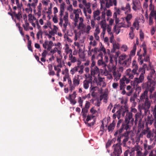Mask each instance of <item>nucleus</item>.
Here are the masks:
<instances>
[{
	"label": "nucleus",
	"instance_id": "obj_1",
	"mask_svg": "<svg viewBox=\"0 0 156 156\" xmlns=\"http://www.w3.org/2000/svg\"><path fill=\"white\" fill-rule=\"evenodd\" d=\"M122 144L118 142L116 144H114L112 146L113 151L112 153L111 156H120L122 152L121 145Z\"/></svg>",
	"mask_w": 156,
	"mask_h": 156
},
{
	"label": "nucleus",
	"instance_id": "obj_2",
	"mask_svg": "<svg viewBox=\"0 0 156 156\" xmlns=\"http://www.w3.org/2000/svg\"><path fill=\"white\" fill-rule=\"evenodd\" d=\"M130 126L128 125L125 123L123 122L122 123L121 126L118 129L114 134V136H116L118 135H120L122 134V133L123 132L124 130H126V131L129 132V130L130 129Z\"/></svg>",
	"mask_w": 156,
	"mask_h": 156
},
{
	"label": "nucleus",
	"instance_id": "obj_3",
	"mask_svg": "<svg viewBox=\"0 0 156 156\" xmlns=\"http://www.w3.org/2000/svg\"><path fill=\"white\" fill-rule=\"evenodd\" d=\"M138 71L140 74L139 77H136L134 78V83L135 84H138L142 83L144 79V75L145 73V70L144 68L141 67L138 69Z\"/></svg>",
	"mask_w": 156,
	"mask_h": 156
},
{
	"label": "nucleus",
	"instance_id": "obj_4",
	"mask_svg": "<svg viewBox=\"0 0 156 156\" xmlns=\"http://www.w3.org/2000/svg\"><path fill=\"white\" fill-rule=\"evenodd\" d=\"M129 133L130 132L125 131L120 135H118L117 137V141L120 144H121V139L124 137L125 138L123 140L122 142L123 144L125 145L126 144V143L129 139Z\"/></svg>",
	"mask_w": 156,
	"mask_h": 156
},
{
	"label": "nucleus",
	"instance_id": "obj_5",
	"mask_svg": "<svg viewBox=\"0 0 156 156\" xmlns=\"http://www.w3.org/2000/svg\"><path fill=\"white\" fill-rule=\"evenodd\" d=\"M134 120L133 118V114L131 112H127L125 119L124 122H123L128 125H130V126H132L133 124Z\"/></svg>",
	"mask_w": 156,
	"mask_h": 156
},
{
	"label": "nucleus",
	"instance_id": "obj_6",
	"mask_svg": "<svg viewBox=\"0 0 156 156\" xmlns=\"http://www.w3.org/2000/svg\"><path fill=\"white\" fill-rule=\"evenodd\" d=\"M128 108L125 105L124 106H121L120 109L117 111V118L118 119L120 118V115L121 114H122V116H124L125 113L128 112Z\"/></svg>",
	"mask_w": 156,
	"mask_h": 156
},
{
	"label": "nucleus",
	"instance_id": "obj_7",
	"mask_svg": "<svg viewBox=\"0 0 156 156\" xmlns=\"http://www.w3.org/2000/svg\"><path fill=\"white\" fill-rule=\"evenodd\" d=\"M131 68H132V71L134 73H136V76H137L139 74V73L138 71L137 72L138 66L135 60H133V61Z\"/></svg>",
	"mask_w": 156,
	"mask_h": 156
},
{
	"label": "nucleus",
	"instance_id": "obj_8",
	"mask_svg": "<svg viewBox=\"0 0 156 156\" xmlns=\"http://www.w3.org/2000/svg\"><path fill=\"white\" fill-rule=\"evenodd\" d=\"M103 54L102 52H100L98 55V57H100V58L98 61V64L99 66H101L105 68V67L106 65L103 60Z\"/></svg>",
	"mask_w": 156,
	"mask_h": 156
},
{
	"label": "nucleus",
	"instance_id": "obj_9",
	"mask_svg": "<svg viewBox=\"0 0 156 156\" xmlns=\"http://www.w3.org/2000/svg\"><path fill=\"white\" fill-rule=\"evenodd\" d=\"M126 76L128 77V78L129 79H132L134 78V75H136V74L134 73L132 71V69H127L126 72Z\"/></svg>",
	"mask_w": 156,
	"mask_h": 156
},
{
	"label": "nucleus",
	"instance_id": "obj_10",
	"mask_svg": "<svg viewBox=\"0 0 156 156\" xmlns=\"http://www.w3.org/2000/svg\"><path fill=\"white\" fill-rule=\"evenodd\" d=\"M156 79V74L155 72V70H151L150 73L147 77V79L148 80H150L154 81Z\"/></svg>",
	"mask_w": 156,
	"mask_h": 156
},
{
	"label": "nucleus",
	"instance_id": "obj_11",
	"mask_svg": "<svg viewBox=\"0 0 156 156\" xmlns=\"http://www.w3.org/2000/svg\"><path fill=\"white\" fill-rule=\"evenodd\" d=\"M121 9L123 11H125L126 14L127 13H130L131 11L130 6L129 4L128 3L126 4L125 7L121 6Z\"/></svg>",
	"mask_w": 156,
	"mask_h": 156
},
{
	"label": "nucleus",
	"instance_id": "obj_12",
	"mask_svg": "<svg viewBox=\"0 0 156 156\" xmlns=\"http://www.w3.org/2000/svg\"><path fill=\"white\" fill-rule=\"evenodd\" d=\"M148 92L147 90H145L142 94L140 96V100L141 101H144V100H147L149 99L147 96Z\"/></svg>",
	"mask_w": 156,
	"mask_h": 156
},
{
	"label": "nucleus",
	"instance_id": "obj_13",
	"mask_svg": "<svg viewBox=\"0 0 156 156\" xmlns=\"http://www.w3.org/2000/svg\"><path fill=\"white\" fill-rule=\"evenodd\" d=\"M92 84V80L91 77L88 80H85L83 82V86L84 88L87 89L89 87V84Z\"/></svg>",
	"mask_w": 156,
	"mask_h": 156
},
{
	"label": "nucleus",
	"instance_id": "obj_14",
	"mask_svg": "<svg viewBox=\"0 0 156 156\" xmlns=\"http://www.w3.org/2000/svg\"><path fill=\"white\" fill-rule=\"evenodd\" d=\"M91 75L92 76H94L95 75L98 74L99 75V71L98 68L97 67H95L91 68Z\"/></svg>",
	"mask_w": 156,
	"mask_h": 156
},
{
	"label": "nucleus",
	"instance_id": "obj_15",
	"mask_svg": "<svg viewBox=\"0 0 156 156\" xmlns=\"http://www.w3.org/2000/svg\"><path fill=\"white\" fill-rule=\"evenodd\" d=\"M151 104L149 101V99L145 101L144 104L142 106V108L145 110V112L147 111L150 108Z\"/></svg>",
	"mask_w": 156,
	"mask_h": 156
},
{
	"label": "nucleus",
	"instance_id": "obj_16",
	"mask_svg": "<svg viewBox=\"0 0 156 156\" xmlns=\"http://www.w3.org/2000/svg\"><path fill=\"white\" fill-rule=\"evenodd\" d=\"M131 62V57L129 55L123 61V64L126 66H129Z\"/></svg>",
	"mask_w": 156,
	"mask_h": 156
},
{
	"label": "nucleus",
	"instance_id": "obj_17",
	"mask_svg": "<svg viewBox=\"0 0 156 156\" xmlns=\"http://www.w3.org/2000/svg\"><path fill=\"white\" fill-rule=\"evenodd\" d=\"M133 16L131 14H128L125 17L126 22L127 23V26L128 27H129L131 25V23L129 21L132 18Z\"/></svg>",
	"mask_w": 156,
	"mask_h": 156
},
{
	"label": "nucleus",
	"instance_id": "obj_18",
	"mask_svg": "<svg viewBox=\"0 0 156 156\" xmlns=\"http://www.w3.org/2000/svg\"><path fill=\"white\" fill-rule=\"evenodd\" d=\"M126 78H122V79H120L119 81V87H120V90H124L125 89V87L126 86L125 84V82H124V80H126Z\"/></svg>",
	"mask_w": 156,
	"mask_h": 156
},
{
	"label": "nucleus",
	"instance_id": "obj_19",
	"mask_svg": "<svg viewBox=\"0 0 156 156\" xmlns=\"http://www.w3.org/2000/svg\"><path fill=\"white\" fill-rule=\"evenodd\" d=\"M79 76V75H77L76 76H75L73 79V84L75 86H78L80 84Z\"/></svg>",
	"mask_w": 156,
	"mask_h": 156
},
{
	"label": "nucleus",
	"instance_id": "obj_20",
	"mask_svg": "<svg viewBox=\"0 0 156 156\" xmlns=\"http://www.w3.org/2000/svg\"><path fill=\"white\" fill-rule=\"evenodd\" d=\"M115 126V121H113L108 126V132H112L114 129Z\"/></svg>",
	"mask_w": 156,
	"mask_h": 156
},
{
	"label": "nucleus",
	"instance_id": "obj_21",
	"mask_svg": "<svg viewBox=\"0 0 156 156\" xmlns=\"http://www.w3.org/2000/svg\"><path fill=\"white\" fill-rule=\"evenodd\" d=\"M65 5V4L64 3H62L60 5V11L59 12V16H60V17L62 18L63 13L64 12Z\"/></svg>",
	"mask_w": 156,
	"mask_h": 156
},
{
	"label": "nucleus",
	"instance_id": "obj_22",
	"mask_svg": "<svg viewBox=\"0 0 156 156\" xmlns=\"http://www.w3.org/2000/svg\"><path fill=\"white\" fill-rule=\"evenodd\" d=\"M33 2L32 3H28L27 5V6L30 9H31V10L32 9L31 8V7H35L36 6L38 2V0H33Z\"/></svg>",
	"mask_w": 156,
	"mask_h": 156
},
{
	"label": "nucleus",
	"instance_id": "obj_23",
	"mask_svg": "<svg viewBox=\"0 0 156 156\" xmlns=\"http://www.w3.org/2000/svg\"><path fill=\"white\" fill-rule=\"evenodd\" d=\"M141 116V115L140 113H136L135 115V120L134 121V122L135 125H136L137 123V122L138 120H139V121H140L141 119H140V117Z\"/></svg>",
	"mask_w": 156,
	"mask_h": 156
},
{
	"label": "nucleus",
	"instance_id": "obj_24",
	"mask_svg": "<svg viewBox=\"0 0 156 156\" xmlns=\"http://www.w3.org/2000/svg\"><path fill=\"white\" fill-rule=\"evenodd\" d=\"M147 55V51H146V53L144 54V52L142 55V59L144 60V61L147 62L150 60V57L149 55Z\"/></svg>",
	"mask_w": 156,
	"mask_h": 156
},
{
	"label": "nucleus",
	"instance_id": "obj_25",
	"mask_svg": "<svg viewBox=\"0 0 156 156\" xmlns=\"http://www.w3.org/2000/svg\"><path fill=\"white\" fill-rule=\"evenodd\" d=\"M116 66H115L114 64H113V76L114 77H115V78L114 79V80L115 81V80H116V81H117L119 79V77H118L117 76L116 74V73L115 71V69H116Z\"/></svg>",
	"mask_w": 156,
	"mask_h": 156
},
{
	"label": "nucleus",
	"instance_id": "obj_26",
	"mask_svg": "<svg viewBox=\"0 0 156 156\" xmlns=\"http://www.w3.org/2000/svg\"><path fill=\"white\" fill-rule=\"evenodd\" d=\"M42 5L41 3H40L38 6L37 12L36 13V14L38 16V17H40L41 15V10L42 9Z\"/></svg>",
	"mask_w": 156,
	"mask_h": 156
},
{
	"label": "nucleus",
	"instance_id": "obj_27",
	"mask_svg": "<svg viewBox=\"0 0 156 156\" xmlns=\"http://www.w3.org/2000/svg\"><path fill=\"white\" fill-rule=\"evenodd\" d=\"M153 81L150 80H148L147 82L146 83V87L145 90H147L148 92L149 89L151 87V84L153 82Z\"/></svg>",
	"mask_w": 156,
	"mask_h": 156
},
{
	"label": "nucleus",
	"instance_id": "obj_28",
	"mask_svg": "<svg viewBox=\"0 0 156 156\" xmlns=\"http://www.w3.org/2000/svg\"><path fill=\"white\" fill-rule=\"evenodd\" d=\"M99 24L100 25L101 28L102 29H106V20H101L99 23Z\"/></svg>",
	"mask_w": 156,
	"mask_h": 156
},
{
	"label": "nucleus",
	"instance_id": "obj_29",
	"mask_svg": "<svg viewBox=\"0 0 156 156\" xmlns=\"http://www.w3.org/2000/svg\"><path fill=\"white\" fill-rule=\"evenodd\" d=\"M137 97V94H134L133 96L131 97L130 98V101L133 103L134 105H135V104H136V102H135V99H136Z\"/></svg>",
	"mask_w": 156,
	"mask_h": 156
},
{
	"label": "nucleus",
	"instance_id": "obj_30",
	"mask_svg": "<svg viewBox=\"0 0 156 156\" xmlns=\"http://www.w3.org/2000/svg\"><path fill=\"white\" fill-rule=\"evenodd\" d=\"M69 60L71 61L72 63H74L76 62L77 59L75 56H73L72 54L69 55Z\"/></svg>",
	"mask_w": 156,
	"mask_h": 156
},
{
	"label": "nucleus",
	"instance_id": "obj_31",
	"mask_svg": "<svg viewBox=\"0 0 156 156\" xmlns=\"http://www.w3.org/2000/svg\"><path fill=\"white\" fill-rule=\"evenodd\" d=\"M106 1V7L107 8L113 5V2L112 0H105Z\"/></svg>",
	"mask_w": 156,
	"mask_h": 156
},
{
	"label": "nucleus",
	"instance_id": "obj_32",
	"mask_svg": "<svg viewBox=\"0 0 156 156\" xmlns=\"http://www.w3.org/2000/svg\"><path fill=\"white\" fill-rule=\"evenodd\" d=\"M130 31L129 34V38L131 39H133L134 37V34H133V30L134 29V28L133 27H131L130 28Z\"/></svg>",
	"mask_w": 156,
	"mask_h": 156
},
{
	"label": "nucleus",
	"instance_id": "obj_33",
	"mask_svg": "<svg viewBox=\"0 0 156 156\" xmlns=\"http://www.w3.org/2000/svg\"><path fill=\"white\" fill-rule=\"evenodd\" d=\"M77 65H78V66H79V69H80L78 71L79 73L81 74L83 73V72L84 66L83 65H80V63H78Z\"/></svg>",
	"mask_w": 156,
	"mask_h": 156
},
{
	"label": "nucleus",
	"instance_id": "obj_34",
	"mask_svg": "<svg viewBox=\"0 0 156 156\" xmlns=\"http://www.w3.org/2000/svg\"><path fill=\"white\" fill-rule=\"evenodd\" d=\"M140 149V147L139 146H135L133 147L129 151V153H135L134 152L135 151H137Z\"/></svg>",
	"mask_w": 156,
	"mask_h": 156
},
{
	"label": "nucleus",
	"instance_id": "obj_35",
	"mask_svg": "<svg viewBox=\"0 0 156 156\" xmlns=\"http://www.w3.org/2000/svg\"><path fill=\"white\" fill-rule=\"evenodd\" d=\"M29 24L27 21L25 22V24H23L22 26L24 30L27 31L29 30Z\"/></svg>",
	"mask_w": 156,
	"mask_h": 156
},
{
	"label": "nucleus",
	"instance_id": "obj_36",
	"mask_svg": "<svg viewBox=\"0 0 156 156\" xmlns=\"http://www.w3.org/2000/svg\"><path fill=\"white\" fill-rule=\"evenodd\" d=\"M14 16L17 20L20 21L21 19L22 18V16L20 11H19L17 13L15 14Z\"/></svg>",
	"mask_w": 156,
	"mask_h": 156
},
{
	"label": "nucleus",
	"instance_id": "obj_37",
	"mask_svg": "<svg viewBox=\"0 0 156 156\" xmlns=\"http://www.w3.org/2000/svg\"><path fill=\"white\" fill-rule=\"evenodd\" d=\"M136 45L135 44L133 45V49L131 51L130 55H130L131 56H133L135 54V52H136Z\"/></svg>",
	"mask_w": 156,
	"mask_h": 156
},
{
	"label": "nucleus",
	"instance_id": "obj_38",
	"mask_svg": "<svg viewBox=\"0 0 156 156\" xmlns=\"http://www.w3.org/2000/svg\"><path fill=\"white\" fill-rule=\"evenodd\" d=\"M79 69V66H78V65L77 66H76L74 67V68L70 70L71 73L73 75L74 73L77 71H78Z\"/></svg>",
	"mask_w": 156,
	"mask_h": 156
},
{
	"label": "nucleus",
	"instance_id": "obj_39",
	"mask_svg": "<svg viewBox=\"0 0 156 156\" xmlns=\"http://www.w3.org/2000/svg\"><path fill=\"white\" fill-rule=\"evenodd\" d=\"M72 96L71 94H69V100L70 101V103L71 104H72L73 105H74L76 104V102L75 100H73L72 98Z\"/></svg>",
	"mask_w": 156,
	"mask_h": 156
},
{
	"label": "nucleus",
	"instance_id": "obj_40",
	"mask_svg": "<svg viewBox=\"0 0 156 156\" xmlns=\"http://www.w3.org/2000/svg\"><path fill=\"white\" fill-rule=\"evenodd\" d=\"M112 44L113 46V49L114 51L116 49H118L120 47L118 43L115 42L113 43Z\"/></svg>",
	"mask_w": 156,
	"mask_h": 156
},
{
	"label": "nucleus",
	"instance_id": "obj_41",
	"mask_svg": "<svg viewBox=\"0 0 156 156\" xmlns=\"http://www.w3.org/2000/svg\"><path fill=\"white\" fill-rule=\"evenodd\" d=\"M31 41L30 40H29L28 41L27 43V47L28 48V49L30 51H31L33 52V50L32 49V48L31 46Z\"/></svg>",
	"mask_w": 156,
	"mask_h": 156
},
{
	"label": "nucleus",
	"instance_id": "obj_42",
	"mask_svg": "<svg viewBox=\"0 0 156 156\" xmlns=\"http://www.w3.org/2000/svg\"><path fill=\"white\" fill-rule=\"evenodd\" d=\"M54 70L55 71H57V76L59 77V73L61 71V69L60 68H57V67H56V66H54Z\"/></svg>",
	"mask_w": 156,
	"mask_h": 156
},
{
	"label": "nucleus",
	"instance_id": "obj_43",
	"mask_svg": "<svg viewBox=\"0 0 156 156\" xmlns=\"http://www.w3.org/2000/svg\"><path fill=\"white\" fill-rule=\"evenodd\" d=\"M113 142V139L112 140H108L106 144V147L107 148L109 147Z\"/></svg>",
	"mask_w": 156,
	"mask_h": 156
},
{
	"label": "nucleus",
	"instance_id": "obj_44",
	"mask_svg": "<svg viewBox=\"0 0 156 156\" xmlns=\"http://www.w3.org/2000/svg\"><path fill=\"white\" fill-rule=\"evenodd\" d=\"M101 12L99 10L94 11L93 12V16H99L100 15Z\"/></svg>",
	"mask_w": 156,
	"mask_h": 156
},
{
	"label": "nucleus",
	"instance_id": "obj_45",
	"mask_svg": "<svg viewBox=\"0 0 156 156\" xmlns=\"http://www.w3.org/2000/svg\"><path fill=\"white\" fill-rule=\"evenodd\" d=\"M94 117V115H88L87 116L86 121L87 122H88L91 119H93Z\"/></svg>",
	"mask_w": 156,
	"mask_h": 156
},
{
	"label": "nucleus",
	"instance_id": "obj_46",
	"mask_svg": "<svg viewBox=\"0 0 156 156\" xmlns=\"http://www.w3.org/2000/svg\"><path fill=\"white\" fill-rule=\"evenodd\" d=\"M138 60H140V61L139 62L140 64L142 65L144 61V60L142 59V55H139V57L138 58Z\"/></svg>",
	"mask_w": 156,
	"mask_h": 156
},
{
	"label": "nucleus",
	"instance_id": "obj_47",
	"mask_svg": "<svg viewBox=\"0 0 156 156\" xmlns=\"http://www.w3.org/2000/svg\"><path fill=\"white\" fill-rule=\"evenodd\" d=\"M67 54L69 53V55H72V50L71 49H69V47H67L66 49Z\"/></svg>",
	"mask_w": 156,
	"mask_h": 156
},
{
	"label": "nucleus",
	"instance_id": "obj_48",
	"mask_svg": "<svg viewBox=\"0 0 156 156\" xmlns=\"http://www.w3.org/2000/svg\"><path fill=\"white\" fill-rule=\"evenodd\" d=\"M142 46L143 48V50L144 51V54H145L146 53V51H147L146 46L145 43H143Z\"/></svg>",
	"mask_w": 156,
	"mask_h": 156
},
{
	"label": "nucleus",
	"instance_id": "obj_49",
	"mask_svg": "<svg viewBox=\"0 0 156 156\" xmlns=\"http://www.w3.org/2000/svg\"><path fill=\"white\" fill-rule=\"evenodd\" d=\"M119 84L118 83H114L112 85V87L113 88L116 89L119 86Z\"/></svg>",
	"mask_w": 156,
	"mask_h": 156
},
{
	"label": "nucleus",
	"instance_id": "obj_50",
	"mask_svg": "<svg viewBox=\"0 0 156 156\" xmlns=\"http://www.w3.org/2000/svg\"><path fill=\"white\" fill-rule=\"evenodd\" d=\"M153 134L151 131H149L147 134V137L148 138H150L151 137H153Z\"/></svg>",
	"mask_w": 156,
	"mask_h": 156
},
{
	"label": "nucleus",
	"instance_id": "obj_51",
	"mask_svg": "<svg viewBox=\"0 0 156 156\" xmlns=\"http://www.w3.org/2000/svg\"><path fill=\"white\" fill-rule=\"evenodd\" d=\"M77 10H73V13L75 14V19H79V14L77 13Z\"/></svg>",
	"mask_w": 156,
	"mask_h": 156
},
{
	"label": "nucleus",
	"instance_id": "obj_52",
	"mask_svg": "<svg viewBox=\"0 0 156 156\" xmlns=\"http://www.w3.org/2000/svg\"><path fill=\"white\" fill-rule=\"evenodd\" d=\"M48 52L46 50H44L41 54V56L46 58L47 54Z\"/></svg>",
	"mask_w": 156,
	"mask_h": 156
},
{
	"label": "nucleus",
	"instance_id": "obj_53",
	"mask_svg": "<svg viewBox=\"0 0 156 156\" xmlns=\"http://www.w3.org/2000/svg\"><path fill=\"white\" fill-rule=\"evenodd\" d=\"M100 33V30L99 28L98 27H96V29L95 30V32L94 34L98 35Z\"/></svg>",
	"mask_w": 156,
	"mask_h": 156
},
{
	"label": "nucleus",
	"instance_id": "obj_54",
	"mask_svg": "<svg viewBox=\"0 0 156 156\" xmlns=\"http://www.w3.org/2000/svg\"><path fill=\"white\" fill-rule=\"evenodd\" d=\"M136 156H144V155L142 152L139 150L137 151Z\"/></svg>",
	"mask_w": 156,
	"mask_h": 156
},
{
	"label": "nucleus",
	"instance_id": "obj_55",
	"mask_svg": "<svg viewBox=\"0 0 156 156\" xmlns=\"http://www.w3.org/2000/svg\"><path fill=\"white\" fill-rule=\"evenodd\" d=\"M48 43L49 42L47 40L45 41L44 43L43 44V46L44 48H47V46L48 45Z\"/></svg>",
	"mask_w": 156,
	"mask_h": 156
},
{
	"label": "nucleus",
	"instance_id": "obj_56",
	"mask_svg": "<svg viewBox=\"0 0 156 156\" xmlns=\"http://www.w3.org/2000/svg\"><path fill=\"white\" fill-rule=\"evenodd\" d=\"M127 57L128 56H127L126 55H122L120 56L119 58L121 60H123L126 59Z\"/></svg>",
	"mask_w": 156,
	"mask_h": 156
},
{
	"label": "nucleus",
	"instance_id": "obj_57",
	"mask_svg": "<svg viewBox=\"0 0 156 156\" xmlns=\"http://www.w3.org/2000/svg\"><path fill=\"white\" fill-rule=\"evenodd\" d=\"M122 119H120L119 120L117 123V126H116V128L117 129H118L119 128L120 126V124L122 123Z\"/></svg>",
	"mask_w": 156,
	"mask_h": 156
},
{
	"label": "nucleus",
	"instance_id": "obj_58",
	"mask_svg": "<svg viewBox=\"0 0 156 156\" xmlns=\"http://www.w3.org/2000/svg\"><path fill=\"white\" fill-rule=\"evenodd\" d=\"M52 20L55 23H57L58 22L57 15H54V17L53 18Z\"/></svg>",
	"mask_w": 156,
	"mask_h": 156
},
{
	"label": "nucleus",
	"instance_id": "obj_59",
	"mask_svg": "<svg viewBox=\"0 0 156 156\" xmlns=\"http://www.w3.org/2000/svg\"><path fill=\"white\" fill-rule=\"evenodd\" d=\"M96 88V87H93L92 84L90 85V92H92L93 91H95L96 90L95 88Z\"/></svg>",
	"mask_w": 156,
	"mask_h": 156
},
{
	"label": "nucleus",
	"instance_id": "obj_60",
	"mask_svg": "<svg viewBox=\"0 0 156 156\" xmlns=\"http://www.w3.org/2000/svg\"><path fill=\"white\" fill-rule=\"evenodd\" d=\"M101 19V20H105V12H102Z\"/></svg>",
	"mask_w": 156,
	"mask_h": 156
},
{
	"label": "nucleus",
	"instance_id": "obj_61",
	"mask_svg": "<svg viewBox=\"0 0 156 156\" xmlns=\"http://www.w3.org/2000/svg\"><path fill=\"white\" fill-rule=\"evenodd\" d=\"M41 34V30H40L38 31L37 33L36 36H37V40H39L40 39V34Z\"/></svg>",
	"mask_w": 156,
	"mask_h": 156
},
{
	"label": "nucleus",
	"instance_id": "obj_62",
	"mask_svg": "<svg viewBox=\"0 0 156 156\" xmlns=\"http://www.w3.org/2000/svg\"><path fill=\"white\" fill-rule=\"evenodd\" d=\"M34 57L37 62L40 63L41 65H44L43 63L39 60V58L38 56L36 55H34Z\"/></svg>",
	"mask_w": 156,
	"mask_h": 156
},
{
	"label": "nucleus",
	"instance_id": "obj_63",
	"mask_svg": "<svg viewBox=\"0 0 156 156\" xmlns=\"http://www.w3.org/2000/svg\"><path fill=\"white\" fill-rule=\"evenodd\" d=\"M90 105V103L88 101H87L85 105V108L88 109L89 108Z\"/></svg>",
	"mask_w": 156,
	"mask_h": 156
},
{
	"label": "nucleus",
	"instance_id": "obj_64",
	"mask_svg": "<svg viewBox=\"0 0 156 156\" xmlns=\"http://www.w3.org/2000/svg\"><path fill=\"white\" fill-rule=\"evenodd\" d=\"M154 117V126L156 128V114L153 115Z\"/></svg>",
	"mask_w": 156,
	"mask_h": 156
}]
</instances>
